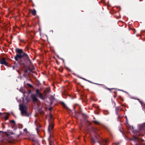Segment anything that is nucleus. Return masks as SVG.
<instances>
[{"mask_svg": "<svg viewBox=\"0 0 145 145\" xmlns=\"http://www.w3.org/2000/svg\"><path fill=\"white\" fill-rule=\"evenodd\" d=\"M15 51L18 54L14 57V59L20 65H24L25 62L27 64L30 63L31 65H33L28 55L24 52L22 49L17 48L15 49Z\"/></svg>", "mask_w": 145, "mask_h": 145, "instance_id": "f257e3e1", "label": "nucleus"}, {"mask_svg": "<svg viewBox=\"0 0 145 145\" xmlns=\"http://www.w3.org/2000/svg\"><path fill=\"white\" fill-rule=\"evenodd\" d=\"M91 130L95 134V138H91V141L92 144H94L96 142L97 143L98 145H103V142H105L106 144H107L108 142V140L106 139L105 140L102 139L101 141H100L98 140V137L99 135L97 134V132L99 131V129L97 128L92 127L91 128Z\"/></svg>", "mask_w": 145, "mask_h": 145, "instance_id": "f03ea898", "label": "nucleus"}, {"mask_svg": "<svg viewBox=\"0 0 145 145\" xmlns=\"http://www.w3.org/2000/svg\"><path fill=\"white\" fill-rule=\"evenodd\" d=\"M27 107L26 106L20 105V109L21 111V114L22 116H25L28 117L29 116V114L27 112Z\"/></svg>", "mask_w": 145, "mask_h": 145, "instance_id": "7ed1b4c3", "label": "nucleus"}, {"mask_svg": "<svg viewBox=\"0 0 145 145\" xmlns=\"http://www.w3.org/2000/svg\"><path fill=\"white\" fill-rule=\"evenodd\" d=\"M52 115L51 114H50L49 115L50 119L48 120L49 123V124L48 128V130L49 131L50 130L53 129L54 127V125L52 122Z\"/></svg>", "mask_w": 145, "mask_h": 145, "instance_id": "20e7f679", "label": "nucleus"}, {"mask_svg": "<svg viewBox=\"0 0 145 145\" xmlns=\"http://www.w3.org/2000/svg\"><path fill=\"white\" fill-rule=\"evenodd\" d=\"M36 95H39V97L42 99H45L42 94L40 92L39 89H36Z\"/></svg>", "mask_w": 145, "mask_h": 145, "instance_id": "39448f33", "label": "nucleus"}, {"mask_svg": "<svg viewBox=\"0 0 145 145\" xmlns=\"http://www.w3.org/2000/svg\"><path fill=\"white\" fill-rule=\"evenodd\" d=\"M31 97L32 98L33 102L34 103L37 101L38 99L36 97V95L34 94H32L31 96Z\"/></svg>", "mask_w": 145, "mask_h": 145, "instance_id": "423d86ee", "label": "nucleus"}, {"mask_svg": "<svg viewBox=\"0 0 145 145\" xmlns=\"http://www.w3.org/2000/svg\"><path fill=\"white\" fill-rule=\"evenodd\" d=\"M0 63L6 66H7V63L5 61V58L4 57H3L0 60Z\"/></svg>", "mask_w": 145, "mask_h": 145, "instance_id": "0eeeda50", "label": "nucleus"}, {"mask_svg": "<svg viewBox=\"0 0 145 145\" xmlns=\"http://www.w3.org/2000/svg\"><path fill=\"white\" fill-rule=\"evenodd\" d=\"M139 127L140 129L143 130L145 131V123H144L142 125H140Z\"/></svg>", "mask_w": 145, "mask_h": 145, "instance_id": "6e6552de", "label": "nucleus"}, {"mask_svg": "<svg viewBox=\"0 0 145 145\" xmlns=\"http://www.w3.org/2000/svg\"><path fill=\"white\" fill-rule=\"evenodd\" d=\"M51 134L50 135V137L48 138V141L49 142V145H54V142L52 141H51L50 140V138L51 137Z\"/></svg>", "mask_w": 145, "mask_h": 145, "instance_id": "1a4fd4ad", "label": "nucleus"}, {"mask_svg": "<svg viewBox=\"0 0 145 145\" xmlns=\"http://www.w3.org/2000/svg\"><path fill=\"white\" fill-rule=\"evenodd\" d=\"M134 140L136 143V145H140V144L137 140V137H134Z\"/></svg>", "mask_w": 145, "mask_h": 145, "instance_id": "9d476101", "label": "nucleus"}, {"mask_svg": "<svg viewBox=\"0 0 145 145\" xmlns=\"http://www.w3.org/2000/svg\"><path fill=\"white\" fill-rule=\"evenodd\" d=\"M30 12L33 15L35 16L36 15V11L35 9H34L33 10H31Z\"/></svg>", "mask_w": 145, "mask_h": 145, "instance_id": "9b49d317", "label": "nucleus"}, {"mask_svg": "<svg viewBox=\"0 0 145 145\" xmlns=\"http://www.w3.org/2000/svg\"><path fill=\"white\" fill-rule=\"evenodd\" d=\"M49 89L47 88L46 90H44V96H45L49 92Z\"/></svg>", "mask_w": 145, "mask_h": 145, "instance_id": "f8f14e48", "label": "nucleus"}, {"mask_svg": "<svg viewBox=\"0 0 145 145\" xmlns=\"http://www.w3.org/2000/svg\"><path fill=\"white\" fill-rule=\"evenodd\" d=\"M34 69V67L31 68L29 66H27V70H29L31 72H32V71Z\"/></svg>", "mask_w": 145, "mask_h": 145, "instance_id": "ddd939ff", "label": "nucleus"}, {"mask_svg": "<svg viewBox=\"0 0 145 145\" xmlns=\"http://www.w3.org/2000/svg\"><path fill=\"white\" fill-rule=\"evenodd\" d=\"M116 113L117 115H118V118H119L120 116L118 114V111L119 110V108L118 107L116 108Z\"/></svg>", "mask_w": 145, "mask_h": 145, "instance_id": "4468645a", "label": "nucleus"}, {"mask_svg": "<svg viewBox=\"0 0 145 145\" xmlns=\"http://www.w3.org/2000/svg\"><path fill=\"white\" fill-rule=\"evenodd\" d=\"M94 123L96 124H98V125H100L101 123H100V122L98 121L94 120L93 121Z\"/></svg>", "mask_w": 145, "mask_h": 145, "instance_id": "2eb2a0df", "label": "nucleus"}, {"mask_svg": "<svg viewBox=\"0 0 145 145\" xmlns=\"http://www.w3.org/2000/svg\"><path fill=\"white\" fill-rule=\"evenodd\" d=\"M61 104L63 106L64 108H66L67 107V106L65 104V103L64 102H61Z\"/></svg>", "mask_w": 145, "mask_h": 145, "instance_id": "dca6fc26", "label": "nucleus"}, {"mask_svg": "<svg viewBox=\"0 0 145 145\" xmlns=\"http://www.w3.org/2000/svg\"><path fill=\"white\" fill-rule=\"evenodd\" d=\"M87 81L88 82H90V83H91L94 84H95L98 85H102V84H97V83H93V82H92L91 81H90L89 80H87Z\"/></svg>", "mask_w": 145, "mask_h": 145, "instance_id": "f3484780", "label": "nucleus"}, {"mask_svg": "<svg viewBox=\"0 0 145 145\" xmlns=\"http://www.w3.org/2000/svg\"><path fill=\"white\" fill-rule=\"evenodd\" d=\"M86 122L88 123L89 124H88V126H90L91 125V123L88 120H87L86 121Z\"/></svg>", "mask_w": 145, "mask_h": 145, "instance_id": "a211bd4d", "label": "nucleus"}, {"mask_svg": "<svg viewBox=\"0 0 145 145\" xmlns=\"http://www.w3.org/2000/svg\"><path fill=\"white\" fill-rule=\"evenodd\" d=\"M27 85L30 88H32L33 87L29 83H27Z\"/></svg>", "mask_w": 145, "mask_h": 145, "instance_id": "6ab92c4d", "label": "nucleus"}, {"mask_svg": "<svg viewBox=\"0 0 145 145\" xmlns=\"http://www.w3.org/2000/svg\"><path fill=\"white\" fill-rule=\"evenodd\" d=\"M4 118H5V120H7L8 119V116L7 115L5 116H4Z\"/></svg>", "mask_w": 145, "mask_h": 145, "instance_id": "aec40b11", "label": "nucleus"}, {"mask_svg": "<svg viewBox=\"0 0 145 145\" xmlns=\"http://www.w3.org/2000/svg\"><path fill=\"white\" fill-rule=\"evenodd\" d=\"M10 122L12 123H13V124H15V122L14 120H12L10 121Z\"/></svg>", "mask_w": 145, "mask_h": 145, "instance_id": "412c9836", "label": "nucleus"}, {"mask_svg": "<svg viewBox=\"0 0 145 145\" xmlns=\"http://www.w3.org/2000/svg\"><path fill=\"white\" fill-rule=\"evenodd\" d=\"M105 89H108L110 91H111V89H113V88H107V87H105Z\"/></svg>", "mask_w": 145, "mask_h": 145, "instance_id": "4be33fe9", "label": "nucleus"}, {"mask_svg": "<svg viewBox=\"0 0 145 145\" xmlns=\"http://www.w3.org/2000/svg\"><path fill=\"white\" fill-rule=\"evenodd\" d=\"M20 41L22 42H23L24 43H25V41L23 39H20Z\"/></svg>", "mask_w": 145, "mask_h": 145, "instance_id": "5701e85b", "label": "nucleus"}, {"mask_svg": "<svg viewBox=\"0 0 145 145\" xmlns=\"http://www.w3.org/2000/svg\"><path fill=\"white\" fill-rule=\"evenodd\" d=\"M26 73H25V74L23 75V76L25 77L27 76V75Z\"/></svg>", "mask_w": 145, "mask_h": 145, "instance_id": "b1692460", "label": "nucleus"}, {"mask_svg": "<svg viewBox=\"0 0 145 145\" xmlns=\"http://www.w3.org/2000/svg\"><path fill=\"white\" fill-rule=\"evenodd\" d=\"M24 72L25 73H27L28 72V70L25 69L24 70Z\"/></svg>", "mask_w": 145, "mask_h": 145, "instance_id": "393cba45", "label": "nucleus"}, {"mask_svg": "<svg viewBox=\"0 0 145 145\" xmlns=\"http://www.w3.org/2000/svg\"><path fill=\"white\" fill-rule=\"evenodd\" d=\"M81 78L82 79H83L84 80H86V81H87V80H87V79H86L85 78Z\"/></svg>", "mask_w": 145, "mask_h": 145, "instance_id": "a878e982", "label": "nucleus"}, {"mask_svg": "<svg viewBox=\"0 0 145 145\" xmlns=\"http://www.w3.org/2000/svg\"><path fill=\"white\" fill-rule=\"evenodd\" d=\"M31 90H29L28 91V93H31Z\"/></svg>", "mask_w": 145, "mask_h": 145, "instance_id": "bb28decb", "label": "nucleus"}, {"mask_svg": "<svg viewBox=\"0 0 145 145\" xmlns=\"http://www.w3.org/2000/svg\"><path fill=\"white\" fill-rule=\"evenodd\" d=\"M59 71L61 72H63V70L62 69H61H61H59Z\"/></svg>", "mask_w": 145, "mask_h": 145, "instance_id": "cd10ccee", "label": "nucleus"}, {"mask_svg": "<svg viewBox=\"0 0 145 145\" xmlns=\"http://www.w3.org/2000/svg\"><path fill=\"white\" fill-rule=\"evenodd\" d=\"M60 59L62 60L63 61V62H64V60L63 59L61 58H60Z\"/></svg>", "mask_w": 145, "mask_h": 145, "instance_id": "c85d7f7f", "label": "nucleus"}, {"mask_svg": "<svg viewBox=\"0 0 145 145\" xmlns=\"http://www.w3.org/2000/svg\"><path fill=\"white\" fill-rule=\"evenodd\" d=\"M13 69H14L15 67V66H13Z\"/></svg>", "mask_w": 145, "mask_h": 145, "instance_id": "c756f323", "label": "nucleus"}, {"mask_svg": "<svg viewBox=\"0 0 145 145\" xmlns=\"http://www.w3.org/2000/svg\"><path fill=\"white\" fill-rule=\"evenodd\" d=\"M27 129H24V131H27Z\"/></svg>", "mask_w": 145, "mask_h": 145, "instance_id": "7c9ffc66", "label": "nucleus"}, {"mask_svg": "<svg viewBox=\"0 0 145 145\" xmlns=\"http://www.w3.org/2000/svg\"><path fill=\"white\" fill-rule=\"evenodd\" d=\"M67 95H68L69 97H71V96L70 95H69V94H67Z\"/></svg>", "mask_w": 145, "mask_h": 145, "instance_id": "2f4dec72", "label": "nucleus"}, {"mask_svg": "<svg viewBox=\"0 0 145 145\" xmlns=\"http://www.w3.org/2000/svg\"><path fill=\"white\" fill-rule=\"evenodd\" d=\"M52 109V108H50L49 110H51Z\"/></svg>", "mask_w": 145, "mask_h": 145, "instance_id": "473e14b6", "label": "nucleus"}, {"mask_svg": "<svg viewBox=\"0 0 145 145\" xmlns=\"http://www.w3.org/2000/svg\"><path fill=\"white\" fill-rule=\"evenodd\" d=\"M114 93H117V91H115L114 92Z\"/></svg>", "mask_w": 145, "mask_h": 145, "instance_id": "72a5a7b5", "label": "nucleus"}, {"mask_svg": "<svg viewBox=\"0 0 145 145\" xmlns=\"http://www.w3.org/2000/svg\"><path fill=\"white\" fill-rule=\"evenodd\" d=\"M126 119L127 121V117H126Z\"/></svg>", "mask_w": 145, "mask_h": 145, "instance_id": "f704fd0d", "label": "nucleus"}, {"mask_svg": "<svg viewBox=\"0 0 145 145\" xmlns=\"http://www.w3.org/2000/svg\"><path fill=\"white\" fill-rule=\"evenodd\" d=\"M1 113H0V116L1 115Z\"/></svg>", "mask_w": 145, "mask_h": 145, "instance_id": "c9c22d12", "label": "nucleus"}, {"mask_svg": "<svg viewBox=\"0 0 145 145\" xmlns=\"http://www.w3.org/2000/svg\"><path fill=\"white\" fill-rule=\"evenodd\" d=\"M137 100H138V101H139V100L138 99H137Z\"/></svg>", "mask_w": 145, "mask_h": 145, "instance_id": "e433bc0d", "label": "nucleus"}, {"mask_svg": "<svg viewBox=\"0 0 145 145\" xmlns=\"http://www.w3.org/2000/svg\"><path fill=\"white\" fill-rule=\"evenodd\" d=\"M93 119H95V117H94V118H93Z\"/></svg>", "mask_w": 145, "mask_h": 145, "instance_id": "4c0bfd02", "label": "nucleus"}, {"mask_svg": "<svg viewBox=\"0 0 145 145\" xmlns=\"http://www.w3.org/2000/svg\"><path fill=\"white\" fill-rule=\"evenodd\" d=\"M36 130H37V128H36Z\"/></svg>", "mask_w": 145, "mask_h": 145, "instance_id": "58836bf2", "label": "nucleus"}, {"mask_svg": "<svg viewBox=\"0 0 145 145\" xmlns=\"http://www.w3.org/2000/svg\"><path fill=\"white\" fill-rule=\"evenodd\" d=\"M134 30L135 31V32H136V31L135 30V29H134Z\"/></svg>", "mask_w": 145, "mask_h": 145, "instance_id": "ea45409f", "label": "nucleus"}, {"mask_svg": "<svg viewBox=\"0 0 145 145\" xmlns=\"http://www.w3.org/2000/svg\"><path fill=\"white\" fill-rule=\"evenodd\" d=\"M114 104H115V105H116V104H115V103H114Z\"/></svg>", "mask_w": 145, "mask_h": 145, "instance_id": "a19ab883", "label": "nucleus"}, {"mask_svg": "<svg viewBox=\"0 0 145 145\" xmlns=\"http://www.w3.org/2000/svg\"><path fill=\"white\" fill-rule=\"evenodd\" d=\"M104 127L106 128V127H105V126H104Z\"/></svg>", "mask_w": 145, "mask_h": 145, "instance_id": "79ce46f5", "label": "nucleus"}]
</instances>
